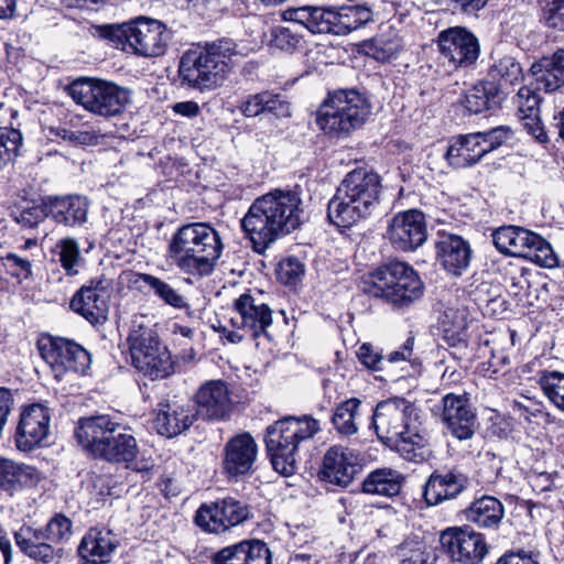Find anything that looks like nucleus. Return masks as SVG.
Here are the masks:
<instances>
[{
	"label": "nucleus",
	"instance_id": "nucleus-5",
	"mask_svg": "<svg viewBox=\"0 0 564 564\" xmlns=\"http://www.w3.org/2000/svg\"><path fill=\"white\" fill-rule=\"evenodd\" d=\"M234 54L229 41L195 45L183 53L178 63V78L182 86L199 91L219 87L229 73Z\"/></svg>",
	"mask_w": 564,
	"mask_h": 564
},
{
	"label": "nucleus",
	"instance_id": "nucleus-23",
	"mask_svg": "<svg viewBox=\"0 0 564 564\" xmlns=\"http://www.w3.org/2000/svg\"><path fill=\"white\" fill-rule=\"evenodd\" d=\"M358 455L350 448L334 445L323 458L321 479L339 487H347L358 470Z\"/></svg>",
	"mask_w": 564,
	"mask_h": 564
},
{
	"label": "nucleus",
	"instance_id": "nucleus-24",
	"mask_svg": "<svg viewBox=\"0 0 564 564\" xmlns=\"http://www.w3.org/2000/svg\"><path fill=\"white\" fill-rule=\"evenodd\" d=\"M107 299V286L104 285V281L93 280L75 293L70 301V307L90 324H102L108 315Z\"/></svg>",
	"mask_w": 564,
	"mask_h": 564
},
{
	"label": "nucleus",
	"instance_id": "nucleus-32",
	"mask_svg": "<svg viewBox=\"0 0 564 564\" xmlns=\"http://www.w3.org/2000/svg\"><path fill=\"white\" fill-rule=\"evenodd\" d=\"M118 546L110 530L90 529L82 539L78 555L86 564L108 563Z\"/></svg>",
	"mask_w": 564,
	"mask_h": 564
},
{
	"label": "nucleus",
	"instance_id": "nucleus-1",
	"mask_svg": "<svg viewBox=\"0 0 564 564\" xmlns=\"http://www.w3.org/2000/svg\"><path fill=\"white\" fill-rule=\"evenodd\" d=\"M302 199L296 192L275 189L254 199L241 219V228L258 253L302 223Z\"/></svg>",
	"mask_w": 564,
	"mask_h": 564
},
{
	"label": "nucleus",
	"instance_id": "nucleus-30",
	"mask_svg": "<svg viewBox=\"0 0 564 564\" xmlns=\"http://www.w3.org/2000/svg\"><path fill=\"white\" fill-rule=\"evenodd\" d=\"M88 202L79 195L50 196L46 198V212L55 223L75 227L87 221Z\"/></svg>",
	"mask_w": 564,
	"mask_h": 564
},
{
	"label": "nucleus",
	"instance_id": "nucleus-53",
	"mask_svg": "<svg viewBox=\"0 0 564 564\" xmlns=\"http://www.w3.org/2000/svg\"><path fill=\"white\" fill-rule=\"evenodd\" d=\"M475 134L480 137L478 141L486 155L507 142L511 138L512 131L507 126H499L487 131L475 132Z\"/></svg>",
	"mask_w": 564,
	"mask_h": 564
},
{
	"label": "nucleus",
	"instance_id": "nucleus-36",
	"mask_svg": "<svg viewBox=\"0 0 564 564\" xmlns=\"http://www.w3.org/2000/svg\"><path fill=\"white\" fill-rule=\"evenodd\" d=\"M40 479L37 470L12 459L0 458V489L13 494L23 487H31Z\"/></svg>",
	"mask_w": 564,
	"mask_h": 564
},
{
	"label": "nucleus",
	"instance_id": "nucleus-2",
	"mask_svg": "<svg viewBox=\"0 0 564 564\" xmlns=\"http://www.w3.org/2000/svg\"><path fill=\"white\" fill-rule=\"evenodd\" d=\"M371 426L378 438L405 460L422 463L430 457L429 438L420 429L417 408L411 401L399 397L380 401Z\"/></svg>",
	"mask_w": 564,
	"mask_h": 564
},
{
	"label": "nucleus",
	"instance_id": "nucleus-60",
	"mask_svg": "<svg viewBox=\"0 0 564 564\" xmlns=\"http://www.w3.org/2000/svg\"><path fill=\"white\" fill-rule=\"evenodd\" d=\"M265 91L247 96L239 105V110L246 117L252 118L265 113Z\"/></svg>",
	"mask_w": 564,
	"mask_h": 564
},
{
	"label": "nucleus",
	"instance_id": "nucleus-43",
	"mask_svg": "<svg viewBox=\"0 0 564 564\" xmlns=\"http://www.w3.org/2000/svg\"><path fill=\"white\" fill-rule=\"evenodd\" d=\"M468 314L465 307H447L444 311L442 327L444 339L451 346L466 347Z\"/></svg>",
	"mask_w": 564,
	"mask_h": 564
},
{
	"label": "nucleus",
	"instance_id": "nucleus-25",
	"mask_svg": "<svg viewBox=\"0 0 564 564\" xmlns=\"http://www.w3.org/2000/svg\"><path fill=\"white\" fill-rule=\"evenodd\" d=\"M258 454L256 441L249 433L231 437L225 445L223 468L229 477L245 476L251 471Z\"/></svg>",
	"mask_w": 564,
	"mask_h": 564
},
{
	"label": "nucleus",
	"instance_id": "nucleus-49",
	"mask_svg": "<svg viewBox=\"0 0 564 564\" xmlns=\"http://www.w3.org/2000/svg\"><path fill=\"white\" fill-rule=\"evenodd\" d=\"M541 90L542 89L535 88V83L533 82L519 89L514 98V104L518 108L520 119L527 116L540 115V102L542 99L539 91Z\"/></svg>",
	"mask_w": 564,
	"mask_h": 564
},
{
	"label": "nucleus",
	"instance_id": "nucleus-42",
	"mask_svg": "<svg viewBox=\"0 0 564 564\" xmlns=\"http://www.w3.org/2000/svg\"><path fill=\"white\" fill-rule=\"evenodd\" d=\"M143 57L164 55L172 40V31L159 20L143 17Z\"/></svg>",
	"mask_w": 564,
	"mask_h": 564
},
{
	"label": "nucleus",
	"instance_id": "nucleus-13",
	"mask_svg": "<svg viewBox=\"0 0 564 564\" xmlns=\"http://www.w3.org/2000/svg\"><path fill=\"white\" fill-rule=\"evenodd\" d=\"M440 58L452 69L473 66L480 54L479 41L474 33L463 26H453L438 33Z\"/></svg>",
	"mask_w": 564,
	"mask_h": 564
},
{
	"label": "nucleus",
	"instance_id": "nucleus-20",
	"mask_svg": "<svg viewBox=\"0 0 564 564\" xmlns=\"http://www.w3.org/2000/svg\"><path fill=\"white\" fill-rule=\"evenodd\" d=\"M434 247L435 260L447 274L460 276L468 270L473 250L466 239L455 234L438 232Z\"/></svg>",
	"mask_w": 564,
	"mask_h": 564
},
{
	"label": "nucleus",
	"instance_id": "nucleus-61",
	"mask_svg": "<svg viewBox=\"0 0 564 564\" xmlns=\"http://www.w3.org/2000/svg\"><path fill=\"white\" fill-rule=\"evenodd\" d=\"M45 217H48L46 212V199L42 205H33L23 208L15 218L22 226L32 228Z\"/></svg>",
	"mask_w": 564,
	"mask_h": 564
},
{
	"label": "nucleus",
	"instance_id": "nucleus-52",
	"mask_svg": "<svg viewBox=\"0 0 564 564\" xmlns=\"http://www.w3.org/2000/svg\"><path fill=\"white\" fill-rule=\"evenodd\" d=\"M302 42V35L292 28L274 26L271 29V46L284 52H294Z\"/></svg>",
	"mask_w": 564,
	"mask_h": 564
},
{
	"label": "nucleus",
	"instance_id": "nucleus-37",
	"mask_svg": "<svg viewBox=\"0 0 564 564\" xmlns=\"http://www.w3.org/2000/svg\"><path fill=\"white\" fill-rule=\"evenodd\" d=\"M404 476L390 467L377 468L370 471L362 481V492L383 497H395L404 484Z\"/></svg>",
	"mask_w": 564,
	"mask_h": 564
},
{
	"label": "nucleus",
	"instance_id": "nucleus-10",
	"mask_svg": "<svg viewBox=\"0 0 564 564\" xmlns=\"http://www.w3.org/2000/svg\"><path fill=\"white\" fill-rule=\"evenodd\" d=\"M497 250L506 256L524 258L542 268H555L557 257L540 235L519 226H502L492 232Z\"/></svg>",
	"mask_w": 564,
	"mask_h": 564
},
{
	"label": "nucleus",
	"instance_id": "nucleus-47",
	"mask_svg": "<svg viewBox=\"0 0 564 564\" xmlns=\"http://www.w3.org/2000/svg\"><path fill=\"white\" fill-rule=\"evenodd\" d=\"M143 283L149 288V291L163 301L165 304L174 308H187L188 304L183 295L174 290L167 282L151 275L143 273Z\"/></svg>",
	"mask_w": 564,
	"mask_h": 564
},
{
	"label": "nucleus",
	"instance_id": "nucleus-54",
	"mask_svg": "<svg viewBox=\"0 0 564 564\" xmlns=\"http://www.w3.org/2000/svg\"><path fill=\"white\" fill-rule=\"evenodd\" d=\"M540 3L546 25L564 31V0H541Z\"/></svg>",
	"mask_w": 564,
	"mask_h": 564
},
{
	"label": "nucleus",
	"instance_id": "nucleus-21",
	"mask_svg": "<svg viewBox=\"0 0 564 564\" xmlns=\"http://www.w3.org/2000/svg\"><path fill=\"white\" fill-rule=\"evenodd\" d=\"M51 416L47 408L32 404L23 410L15 433L20 451L29 452L40 446L48 436Z\"/></svg>",
	"mask_w": 564,
	"mask_h": 564
},
{
	"label": "nucleus",
	"instance_id": "nucleus-18",
	"mask_svg": "<svg viewBox=\"0 0 564 564\" xmlns=\"http://www.w3.org/2000/svg\"><path fill=\"white\" fill-rule=\"evenodd\" d=\"M230 323L234 328H239L250 337L257 338L267 335V329L272 324V311L259 297L245 293L234 303Z\"/></svg>",
	"mask_w": 564,
	"mask_h": 564
},
{
	"label": "nucleus",
	"instance_id": "nucleus-44",
	"mask_svg": "<svg viewBox=\"0 0 564 564\" xmlns=\"http://www.w3.org/2000/svg\"><path fill=\"white\" fill-rule=\"evenodd\" d=\"M52 253L58 258L66 275L75 276L84 263L78 241L73 237H65L55 243Z\"/></svg>",
	"mask_w": 564,
	"mask_h": 564
},
{
	"label": "nucleus",
	"instance_id": "nucleus-4",
	"mask_svg": "<svg viewBox=\"0 0 564 564\" xmlns=\"http://www.w3.org/2000/svg\"><path fill=\"white\" fill-rule=\"evenodd\" d=\"M223 250L218 232L208 224L182 226L173 235L170 252L176 267L184 273L205 276L213 272Z\"/></svg>",
	"mask_w": 564,
	"mask_h": 564
},
{
	"label": "nucleus",
	"instance_id": "nucleus-17",
	"mask_svg": "<svg viewBox=\"0 0 564 564\" xmlns=\"http://www.w3.org/2000/svg\"><path fill=\"white\" fill-rule=\"evenodd\" d=\"M387 238L397 250H416L427 239L424 214L417 209L395 214L389 221Z\"/></svg>",
	"mask_w": 564,
	"mask_h": 564
},
{
	"label": "nucleus",
	"instance_id": "nucleus-16",
	"mask_svg": "<svg viewBox=\"0 0 564 564\" xmlns=\"http://www.w3.org/2000/svg\"><path fill=\"white\" fill-rule=\"evenodd\" d=\"M441 544L451 560L459 564H480L489 552L484 534L469 527L443 531Z\"/></svg>",
	"mask_w": 564,
	"mask_h": 564
},
{
	"label": "nucleus",
	"instance_id": "nucleus-14",
	"mask_svg": "<svg viewBox=\"0 0 564 564\" xmlns=\"http://www.w3.org/2000/svg\"><path fill=\"white\" fill-rule=\"evenodd\" d=\"M251 516L250 506L237 498L226 497L212 505H202L195 514V523L208 533H221L239 525Z\"/></svg>",
	"mask_w": 564,
	"mask_h": 564
},
{
	"label": "nucleus",
	"instance_id": "nucleus-29",
	"mask_svg": "<svg viewBox=\"0 0 564 564\" xmlns=\"http://www.w3.org/2000/svg\"><path fill=\"white\" fill-rule=\"evenodd\" d=\"M141 17L119 24L93 25L91 34L108 41L116 48L128 54L139 55L141 44Z\"/></svg>",
	"mask_w": 564,
	"mask_h": 564
},
{
	"label": "nucleus",
	"instance_id": "nucleus-31",
	"mask_svg": "<svg viewBox=\"0 0 564 564\" xmlns=\"http://www.w3.org/2000/svg\"><path fill=\"white\" fill-rule=\"evenodd\" d=\"M174 372V362L167 347L152 332L143 335V377L164 379Z\"/></svg>",
	"mask_w": 564,
	"mask_h": 564
},
{
	"label": "nucleus",
	"instance_id": "nucleus-58",
	"mask_svg": "<svg viewBox=\"0 0 564 564\" xmlns=\"http://www.w3.org/2000/svg\"><path fill=\"white\" fill-rule=\"evenodd\" d=\"M141 281V260L139 256L133 259L131 268L122 270L118 278V290L120 293L139 291Z\"/></svg>",
	"mask_w": 564,
	"mask_h": 564
},
{
	"label": "nucleus",
	"instance_id": "nucleus-40",
	"mask_svg": "<svg viewBox=\"0 0 564 564\" xmlns=\"http://www.w3.org/2000/svg\"><path fill=\"white\" fill-rule=\"evenodd\" d=\"M372 21V11L365 4L334 7L333 34L346 35Z\"/></svg>",
	"mask_w": 564,
	"mask_h": 564
},
{
	"label": "nucleus",
	"instance_id": "nucleus-46",
	"mask_svg": "<svg viewBox=\"0 0 564 564\" xmlns=\"http://www.w3.org/2000/svg\"><path fill=\"white\" fill-rule=\"evenodd\" d=\"M401 47V41L397 35L384 33L367 41L362 46L367 56L382 63L395 57Z\"/></svg>",
	"mask_w": 564,
	"mask_h": 564
},
{
	"label": "nucleus",
	"instance_id": "nucleus-62",
	"mask_svg": "<svg viewBox=\"0 0 564 564\" xmlns=\"http://www.w3.org/2000/svg\"><path fill=\"white\" fill-rule=\"evenodd\" d=\"M495 564H540L539 553L520 549L502 554Z\"/></svg>",
	"mask_w": 564,
	"mask_h": 564
},
{
	"label": "nucleus",
	"instance_id": "nucleus-28",
	"mask_svg": "<svg viewBox=\"0 0 564 564\" xmlns=\"http://www.w3.org/2000/svg\"><path fill=\"white\" fill-rule=\"evenodd\" d=\"M213 564H271L268 545L260 540H243L223 547L212 557Z\"/></svg>",
	"mask_w": 564,
	"mask_h": 564
},
{
	"label": "nucleus",
	"instance_id": "nucleus-8",
	"mask_svg": "<svg viewBox=\"0 0 564 564\" xmlns=\"http://www.w3.org/2000/svg\"><path fill=\"white\" fill-rule=\"evenodd\" d=\"M366 283L367 292L382 297L394 307H408L424 293V284L417 272L402 261H390L372 271Z\"/></svg>",
	"mask_w": 564,
	"mask_h": 564
},
{
	"label": "nucleus",
	"instance_id": "nucleus-45",
	"mask_svg": "<svg viewBox=\"0 0 564 564\" xmlns=\"http://www.w3.org/2000/svg\"><path fill=\"white\" fill-rule=\"evenodd\" d=\"M489 82H494L501 88L511 86L522 78V67L512 56H503L490 66L488 72Z\"/></svg>",
	"mask_w": 564,
	"mask_h": 564
},
{
	"label": "nucleus",
	"instance_id": "nucleus-56",
	"mask_svg": "<svg viewBox=\"0 0 564 564\" xmlns=\"http://www.w3.org/2000/svg\"><path fill=\"white\" fill-rule=\"evenodd\" d=\"M334 7H313L307 30L312 33H333Z\"/></svg>",
	"mask_w": 564,
	"mask_h": 564
},
{
	"label": "nucleus",
	"instance_id": "nucleus-19",
	"mask_svg": "<svg viewBox=\"0 0 564 564\" xmlns=\"http://www.w3.org/2000/svg\"><path fill=\"white\" fill-rule=\"evenodd\" d=\"M338 188L370 217L380 202L381 183L377 173L367 169L349 172Z\"/></svg>",
	"mask_w": 564,
	"mask_h": 564
},
{
	"label": "nucleus",
	"instance_id": "nucleus-3",
	"mask_svg": "<svg viewBox=\"0 0 564 564\" xmlns=\"http://www.w3.org/2000/svg\"><path fill=\"white\" fill-rule=\"evenodd\" d=\"M130 429L109 414L78 420L75 436L84 449L108 462H130L138 452Z\"/></svg>",
	"mask_w": 564,
	"mask_h": 564
},
{
	"label": "nucleus",
	"instance_id": "nucleus-12",
	"mask_svg": "<svg viewBox=\"0 0 564 564\" xmlns=\"http://www.w3.org/2000/svg\"><path fill=\"white\" fill-rule=\"evenodd\" d=\"M37 348L56 378L69 371L85 375L90 368V352L72 339L45 334L39 338Z\"/></svg>",
	"mask_w": 564,
	"mask_h": 564
},
{
	"label": "nucleus",
	"instance_id": "nucleus-9",
	"mask_svg": "<svg viewBox=\"0 0 564 564\" xmlns=\"http://www.w3.org/2000/svg\"><path fill=\"white\" fill-rule=\"evenodd\" d=\"M73 522L63 513H55L44 527L22 525L14 532L20 551L39 564H51L63 556L58 545L73 536Z\"/></svg>",
	"mask_w": 564,
	"mask_h": 564
},
{
	"label": "nucleus",
	"instance_id": "nucleus-35",
	"mask_svg": "<svg viewBox=\"0 0 564 564\" xmlns=\"http://www.w3.org/2000/svg\"><path fill=\"white\" fill-rule=\"evenodd\" d=\"M503 517L502 502L492 496L475 499L465 510L466 520L484 529H497Z\"/></svg>",
	"mask_w": 564,
	"mask_h": 564
},
{
	"label": "nucleus",
	"instance_id": "nucleus-15",
	"mask_svg": "<svg viewBox=\"0 0 564 564\" xmlns=\"http://www.w3.org/2000/svg\"><path fill=\"white\" fill-rule=\"evenodd\" d=\"M440 419L447 432L459 441L470 440L478 427L476 409L466 393L445 394L440 403Z\"/></svg>",
	"mask_w": 564,
	"mask_h": 564
},
{
	"label": "nucleus",
	"instance_id": "nucleus-59",
	"mask_svg": "<svg viewBox=\"0 0 564 564\" xmlns=\"http://www.w3.org/2000/svg\"><path fill=\"white\" fill-rule=\"evenodd\" d=\"M304 273V264L294 257H289L280 261L276 274L284 284L295 283Z\"/></svg>",
	"mask_w": 564,
	"mask_h": 564
},
{
	"label": "nucleus",
	"instance_id": "nucleus-7",
	"mask_svg": "<svg viewBox=\"0 0 564 564\" xmlns=\"http://www.w3.org/2000/svg\"><path fill=\"white\" fill-rule=\"evenodd\" d=\"M371 115L368 98L356 89L328 95L318 109L316 122L329 138L344 139L360 129Z\"/></svg>",
	"mask_w": 564,
	"mask_h": 564
},
{
	"label": "nucleus",
	"instance_id": "nucleus-34",
	"mask_svg": "<svg viewBox=\"0 0 564 564\" xmlns=\"http://www.w3.org/2000/svg\"><path fill=\"white\" fill-rule=\"evenodd\" d=\"M479 138L475 133L453 138L445 153L447 163L454 169L469 167L478 163L485 156Z\"/></svg>",
	"mask_w": 564,
	"mask_h": 564
},
{
	"label": "nucleus",
	"instance_id": "nucleus-51",
	"mask_svg": "<svg viewBox=\"0 0 564 564\" xmlns=\"http://www.w3.org/2000/svg\"><path fill=\"white\" fill-rule=\"evenodd\" d=\"M21 145L22 134L19 130H0V169L15 159Z\"/></svg>",
	"mask_w": 564,
	"mask_h": 564
},
{
	"label": "nucleus",
	"instance_id": "nucleus-26",
	"mask_svg": "<svg viewBox=\"0 0 564 564\" xmlns=\"http://www.w3.org/2000/svg\"><path fill=\"white\" fill-rule=\"evenodd\" d=\"M467 486L468 477L459 469L435 470L425 482L423 497L429 506H436L456 498Z\"/></svg>",
	"mask_w": 564,
	"mask_h": 564
},
{
	"label": "nucleus",
	"instance_id": "nucleus-33",
	"mask_svg": "<svg viewBox=\"0 0 564 564\" xmlns=\"http://www.w3.org/2000/svg\"><path fill=\"white\" fill-rule=\"evenodd\" d=\"M530 73L535 88L543 89L544 93L558 90L564 86V48L533 63Z\"/></svg>",
	"mask_w": 564,
	"mask_h": 564
},
{
	"label": "nucleus",
	"instance_id": "nucleus-63",
	"mask_svg": "<svg viewBox=\"0 0 564 564\" xmlns=\"http://www.w3.org/2000/svg\"><path fill=\"white\" fill-rule=\"evenodd\" d=\"M265 100L268 104L265 105V112L272 113L275 117L285 118L291 115L290 104L281 94H275L273 91L265 90Z\"/></svg>",
	"mask_w": 564,
	"mask_h": 564
},
{
	"label": "nucleus",
	"instance_id": "nucleus-57",
	"mask_svg": "<svg viewBox=\"0 0 564 564\" xmlns=\"http://www.w3.org/2000/svg\"><path fill=\"white\" fill-rule=\"evenodd\" d=\"M0 262L9 274L18 279H28L32 274L31 261L15 253L0 258Z\"/></svg>",
	"mask_w": 564,
	"mask_h": 564
},
{
	"label": "nucleus",
	"instance_id": "nucleus-50",
	"mask_svg": "<svg viewBox=\"0 0 564 564\" xmlns=\"http://www.w3.org/2000/svg\"><path fill=\"white\" fill-rule=\"evenodd\" d=\"M401 564H434L435 555L422 542H405L399 549Z\"/></svg>",
	"mask_w": 564,
	"mask_h": 564
},
{
	"label": "nucleus",
	"instance_id": "nucleus-48",
	"mask_svg": "<svg viewBox=\"0 0 564 564\" xmlns=\"http://www.w3.org/2000/svg\"><path fill=\"white\" fill-rule=\"evenodd\" d=\"M538 382L550 402L564 413V373L543 371Z\"/></svg>",
	"mask_w": 564,
	"mask_h": 564
},
{
	"label": "nucleus",
	"instance_id": "nucleus-22",
	"mask_svg": "<svg viewBox=\"0 0 564 564\" xmlns=\"http://www.w3.org/2000/svg\"><path fill=\"white\" fill-rule=\"evenodd\" d=\"M196 415L206 420H223L231 411L230 391L224 380H208L194 394Z\"/></svg>",
	"mask_w": 564,
	"mask_h": 564
},
{
	"label": "nucleus",
	"instance_id": "nucleus-38",
	"mask_svg": "<svg viewBox=\"0 0 564 564\" xmlns=\"http://www.w3.org/2000/svg\"><path fill=\"white\" fill-rule=\"evenodd\" d=\"M369 216L358 205L347 197L339 188L328 202L327 218L338 228H351Z\"/></svg>",
	"mask_w": 564,
	"mask_h": 564
},
{
	"label": "nucleus",
	"instance_id": "nucleus-6",
	"mask_svg": "<svg viewBox=\"0 0 564 564\" xmlns=\"http://www.w3.org/2000/svg\"><path fill=\"white\" fill-rule=\"evenodd\" d=\"M319 431V421L311 415L285 416L269 425L264 442L273 468L284 476L294 474L301 444Z\"/></svg>",
	"mask_w": 564,
	"mask_h": 564
},
{
	"label": "nucleus",
	"instance_id": "nucleus-39",
	"mask_svg": "<svg viewBox=\"0 0 564 564\" xmlns=\"http://www.w3.org/2000/svg\"><path fill=\"white\" fill-rule=\"evenodd\" d=\"M503 100L499 85L489 80L475 84L465 95V107L471 113L497 108Z\"/></svg>",
	"mask_w": 564,
	"mask_h": 564
},
{
	"label": "nucleus",
	"instance_id": "nucleus-55",
	"mask_svg": "<svg viewBox=\"0 0 564 564\" xmlns=\"http://www.w3.org/2000/svg\"><path fill=\"white\" fill-rule=\"evenodd\" d=\"M51 133L70 145H91L97 143V135L88 130H72L66 127L51 128Z\"/></svg>",
	"mask_w": 564,
	"mask_h": 564
},
{
	"label": "nucleus",
	"instance_id": "nucleus-11",
	"mask_svg": "<svg viewBox=\"0 0 564 564\" xmlns=\"http://www.w3.org/2000/svg\"><path fill=\"white\" fill-rule=\"evenodd\" d=\"M67 91L76 104L104 117L119 113L127 101L126 91L113 84L98 79H77L67 87Z\"/></svg>",
	"mask_w": 564,
	"mask_h": 564
},
{
	"label": "nucleus",
	"instance_id": "nucleus-41",
	"mask_svg": "<svg viewBox=\"0 0 564 564\" xmlns=\"http://www.w3.org/2000/svg\"><path fill=\"white\" fill-rule=\"evenodd\" d=\"M360 406L361 401L357 398H349L335 406L330 423L339 437L349 438L358 433L357 417Z\"/></svg>",
	"mask_w": 564,
	"mask_h": 564
},
{
	"label": "nucleus",
	"instance_id": "nucleus-27",
	"mask_svg": "<svg viewBox=\"0 0 564 564\" xmlns=\"http://www.w3.org/2000/svg\"><path fill=\"white\" fill-rule=\"evenodd\" d=\"M196 420L189 406L177 403H160L154 410L152 429L167 438L175 437L188 430Z\"/></svg>",
	"mask_w": 564,
	"mask_h": 564
},
{
	"label": "nucleus",
	"instance_id": "nucleus-64",
	"mask_svg": "<svg viewBox=\"0 0 564 564\" xmlns=\"http://www.w3.org/2000/svg\"><path fill=\"white\" fill-rule=\"evenodd\" d=\"M357 355L360 362L367 368L375 371L382 370L383 356L370 344H362Z\"/></svg>",
	"mask_w": 564,
	"mask_h": 564
}]
</instances>
